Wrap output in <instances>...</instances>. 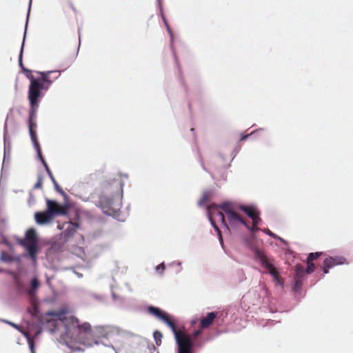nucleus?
I'll list each match as a JSON object with an SVG mask.
<instances>
[{
	"mask_svg": "<svg viewBox=\"0 0 353 353\" xmlns=\"http://www.w3.org/2000/svg\"><path fill=\"white\" fill-rule=\"evenodd\" d=\"M46 314L52 316V323L58 321H61L65 327V334L86 347H92L99 343L97 339H89L88 336L105 339H108L110 336L108 328L99 326L92 330L89 323H81L76 316L72 315L65 309H61L58 311H49Z\"/></svg>",
	"mask_w": 353,
	"mask_h": 353,
	"instance_id": "1",
	"label": "nucleus"
},
{
	"mask_svg": "<svg viewBox=\"0 0 353 353\" xmlns=\"http://www.w3.org/2000/svg\"><path fill=\"white\" fill-rule=\"evenodd\" d=\"M40 77L35 78L32 74V71H27L25 74L30 80L28 88V100L34 101L35 99H39L42 97L41 90H47L54 80L59 78L61 74L60 71H46L37 72Z\"/></svg>",
	"mask_w": 353,
	"mask_h": 353,
	"instance_id": "2",
	"label": "nucleus"
},
{
	"mask_svg": "<svg viewBox=\"0 0 353 353\" xmlns=\"http://www.w3.org/2000/svg\"><path fill=\"white\" fill-rule=\"evenodd\" d=\"M148 312L155 317L163 321L172 329L175 334L178 345L177 353H193V343L191 336L184 332L177 331L174 321L167 313L154 306H149Z\"/></svg>",
	"mask_w": 353,
	"mask_h": 353,
	"instance_id": "3",
	"label": "nucleus"
},
{
	"mask_svg": "<svg viewBox=\"0 0 353 353\" xmlns=\"http://www.w3.org/2000/svg\"><path fill=\"white\" fill-rule=\"evenodd\" d=\"M20 245L26 248L28 254L34 262L37 261L39 252V238L34 228L28 229L25 234V238L19 241Z\"/></svg>",
	"mask_w": 353,
	"mask_h": 353,
	"instance_id": "4",
	"label": "nucleus"
},
{
	"mask_svg": "<svg viewBox=\"0 0 353 353\" xmlns=\"http://www.w3.org/2000/svg\"><path fill=\"white\" fill-rule=\"evenodd\" d=\"M215 206L216 208H220L225 213L228 221L232 228H236L240 225H243L247 229L250 228V225L247 223L244 217L241 215L230 203H224Z\"/></svg>",
	"mask_w": 353,
	"mask_h": 353,
	"instance_id": "5",
	"label": "nucleus"
},
{
	"mask_svg": "<svg viewBox=\"0 0 353 353\" xmlns=\"http://www.w3.org/2000/svg\"><path fill=\"white\" fill-rule=\"evenodd\" d=\"M30 110L29 112L28 119V129L29 133L31 138V141L33 143L34 148L37 151V153H40L41 147L39 143L37 133L35 129L37 128L36 117L37 112L39 108V99H35L34 101L29 100Z\"/></svg>",
	"mask_w": 353,
	"mask_h": 353,
	"instance_id": "6",
	"label": "nucleus"
},
{
	"mask_svg": "<svg viewBox=\"0 0 353 353\" xmlns=\"http://www.w3.org/2000/svg\"><path fill=\"white\" fill-rule=\"evenodd\" d=\"M259 259L261 265L267 270L271 276H272L274 281L278 285H283V281L279 276V273L270 259L263 254H259Z\"/></svg>",
	"mask_w": 353,
	"mask_h": 353,
	"instance_id": "7",
	"label": "nucleus"
},
{
	"mask_svg": "<svg viewBox=\"0 0 353 353\" xmlns=\"http://www.w3.org/2000/svg\"><path fill=\"white\" fill-rule=\"evenodd\" d=\"M259 259L261 265L267 270L271 276H272L274 281L278 285H283V281L279 276V273L270 259L263 254H259Z\"/></svg>",
	"mask_w": 353,
	"mask_h": 353,
	"instance_id": "8",
	"label": "nucleus"
},
{
	"mask_svg": "<svg viewBox=\"0 0 353 353\" xmlns=\"http://www.w3.org/2000/svg\"><path fill=\"white\" fill-rule=\"evenodd\" d=\"M347 262L346 261V259L343 256H336L334 257L328 256L324 259L323 263L322 268H323V273L327 274L329 269L332 268L335 265H343V264H347Z\"/></svg>",
	"mask_w": 353,
	"mask_h": 353,
	"instance_id": "9",
	"label": "nucleus"
},
{
	"mask_svg": "<svg viewBox=\"0 0 353 353\" xmlns=\"http://www.w3.org/2000/svg\"><path fill=\"white\" fill-rule=\"evenodd\" d=\"M47 211L49 214L54 218V216L57 214L65 215L67 214V209L65 206H63L59 204L57 202L47 199Z\"/></svg>",
	"mask_w": 353,
	"mask_h": 353,
	"instance_id": "10",
	"label": "nucleus"
},
{
	"mask_svg": "<svg viewBox=\"0 0 353 353\" xmlns=\"http://www.w3.org/2000/svg\"><path fill=\"white\" fill-rule=\"evenodd\" d=\"M36 222L39 225H44L50 223L53 220V217L46 210L43 212H37L34 214Z\"/></svg>",
	"mask_w": 353,
	"mask_h": 353,
	"instance_id": "11",
	"label": "nucleus"
},
{
	"mask_svg": "<svg viewBox=\"0 0 353 353\" xmlns=\"http://www.w3.org/2000/svg\"><path fill=\"white\" fill-rule=\"evenodd\" d=\"M79 227V225L77 223L70 222L65 230L61 233V236L63 237L65 241H67L74 236Z\"/></svg>",
	"mask_w": 353,
	"mask_h": 353,
	"instance_id": "12",
	"label": "nucleus"
},
{
	"mask_svg": "<svg viewBox=\"0 0 353 353\" xmlns=\"http://www.w3.org/2000/svg\"><path fill=\"white\" fill-rule=\"evenodd\" d=\"M70 10H72L75 14L77 13V10L74 3L68 0L61 8L62 15L66 19H69L70 17Z\"/></svg>",
	"mask_w": 353,
	"mask_h": 353,
	"instance_id": "13",
	"label": "nucleus"
},
{
	"mask_svg": "<svg viewBox=\"0 0 353 353\" xmlns=\"http://www.w3.org/2000/svg\"><path fill=\"white\" fill-rule=\"evenodd\" d=\"M217 314L212 312L208 313L207 316L202 318L200 321V327L201 329H205L209 327L216 318Z\"/></svg>",
	"mask_w": 353,
	"mask_h": 353,
	"instance_id": "14",
	"label": "nucleus"
},
{
	"mask_svg": "<svg viewBox=\"0 0 353 353\" xmlns=\"http://www.w3.org/2000/svg\"><path fill=\"white\" fill-rule=\"evenodd\" d=\"M238 209L245 212L250 219L259 213V211L254 206L252 205H241L238 207Z\"/></svg>",
	"mask_w": 353,
	"mask_h": 353,
	"instance_id": "15",
	"label": "nucleus"
},
{
	"mask_svg": "<svg viewBox=\"0 0 353 353\" xmlns=\"http://www.w3.org/2000/svg\"><path fill=\"white\" fill-rule=\"evenodd\" d=\"M37 156H38L39 159L41 160V161L42 162V163H43V166L45 167V169H46V172H47V173H48V174L49 176V177L50 178L51 181L53 183L56 180H55L54 176H53V174H52L50 168L48 167L46 161H45L44 158L42 156L41 150H40V153H37Z\"/></svg>",
	"mask_w": 353,
	"mask_h": 353,
	"instance_id": "16",
	"label": "nucleus"
},
{
	"mask_svg": "<svg viewBox=\"0 0 353 353\" xmlns=\"http://www.w3.org/2000/svg\"><path fill=\"white\" fill-rule=\"evenodd\" d=\"M295 277L301 279H303L305 273H306L304 266L301 264H298L295 266Z\"/></svg>",
	"mask_w": 353,
	"mask_h": 353,
	"instance_id": "17",
	"label": "nucleus"
},
{
	"mask_svg": "<svg viewBox=\"0 0 353 353\" xmlns=\"http://www.w3.org/2000/svg\"><path fill=\"white\" fill-rule=\"evenodd\" d=\"M39 281L37 278H34L31 281V289L28 290V294L32 295L34 291L39 288Z\"/></svg>",
	"mask_w": 353,
	"mask_h": 353,
	"instance_id": "18",
	"label": "nucleus"
},
{
	"mask_svg": "<svg viewBox=\"0 0 353 353\" xmlns=\"http://www.w3.org/2000/svg\"><path fill=\"white\" fill-rule=\"evenodd\" d=\"M0 259L2 261L6 263H11L14 261V257L6 252H1Z\"/></svg>",
	"mask_w": 353,
	"mask_h": 353,
	"instance_id": "19",
	"label": "nucleus"
},
{
	"mask_svg": "<svg viewBox=\"0 0 353 353\" xmlns=\"http://www.w3.org/2000/svg\"><path fill=\"white\" fill-rule=\"evenodd\" d=\"M211 196L212 192L210 191H205L200 199L199 203L201 205L207 203L210 199Z\"/></svg>",
	"mask_w": 353,
	"mask_h": 353,
	"instance_id": "20",
	"label": "nucleus"
},
{
	"mask_svg": "<svg viewBox=\"0 0 353 353\" xmlns=\"http://www.w3.org/2000/svg\"><path fill=\"white\" fill-rule=\"evenodd\" d=\"M252 220V225L250 226V228L249 230L252 231H254L256 230V226L259 224L261 221V219L259 217V212L256 214L254 218H251Z\"/></svg>",
	"mask_w": 353,
	"mask_h": 353,
	"instance_id": "21",
	"label": "nucleus"
},
{
	"mask_svg": "<svg viewBox=\"0 0 353 353\" xmlns=\"http://www.w3.org/2000/svg\"><path fill=\"white\" fill-rule=\"evenodd\" d=\"M219 219L221 220L222 224L226 228L227 230H230L228 225L226 223L225 218L224 214L220 211H218L216 214Z\"/></svg>",
	"mask_w": 353,
	"mask_h": 353,
	"instance_id": "22",
	"label": "nucleus"
},
{
	"mask_svg": "<svg viewBox=\"0 0 353 353\" xmlns=\"http://www.w3.org/2000/svg\"><path fill=\"white\" fill-rule=\"evenodd\" d=\"M210 219L211 223L213 225L214 228L217 232V234H218L219 237L220 242L221 243H223V238H222V235H221V230H219L218 226L215 224L214 221H213V219H212V218L211 216L210 217Z\"/></svg>",
	"mask_w": 353,
	"mask_h": 353,
	"instance_id": "23",
	"label": "nucleus"
},
{
	"mask_svg": "<svg viewBox=\"0 0 353 353\" xmlns=\"http://www.w3.org/2000/svg\"><path fill=\"white\" fill-rule=\"evenodd\" d=\"M307 268L305 269V272L307 274H311L312 272H313L314 271L315 265L312 263V261H307Z\"/></svg>",
	"mask_w": 353,
	"mask_h": 353,
	"instance_id": "24",
	"label": "nucleus"
},
{
	"mask_svg": "<svg viewBox=\"0 0 353 353\" xmlns=\"http://www.w3.org/2000/svg\"><path fill=\"white\" fill-rule=\"evenodd\" d=\"M154 338L155 339L156 344L157 345H160L161 342L162 334L159 331H156L154 332Z\"/></svg>",
	"mask_w": 353,
	"mask_h": 353,
	"instance_id": "25",
	"label": "nucleus"
},
{
	"mask_svg": "<svg viewBox=\"0 0 353 353\" xmlns=\"http://www.w3.org/2000/svg\"><path fill=\"white\" fill-rule=\"evenodd\" d=\"M321 254V252H312L310 253L307 256V261H313L314 259H316Z\"/></svg>",
	"mask_w": 353,
	"mask_h": 353,
	"instance_id": "26",
	"label": "nucleus"
},
{
	"mask_svg": "<svg viewBox=\"0 0 353 353\" xmlns=\"http://www.w3.org/2000/svg\"><path fill=\"white\" fill-rule=\"evenodd\" d=\"M302 281H303V279H298V278L294 277V288L296 291L299 290L301 288Z\"/></svg>",
	"mask_w": 353,
	"mask_h": 353,
	"instance_id": "27",
	"label": "nucleus"
},
{
	"mask_svg": "<svg viewBox=\"0 0 353 353\" xmlns=\"http://www.w3.org/2000/svg\"><path fill=\"white\" fill-rule=\"evenodd\" d=\"M19 332H21L22 334L26 338L29 345H30V343H31V342L34 343V339L30 337V336L28 332H26V331L23 330L22 329H21V331H19Z\"/></svg>",
	"mask_w": 353,
	"mask_h": 353,
	"instance_id": "28",
	"label": "nucleus"
},
{
	"mask_svg": "<svg viewBox=\"0 0 353 353\" xmlns=\"http://www.w3.org/2000/svg\"><path fill=\"white\" fill-rule=\"evenodd\" d=\"M53 184H54V188L55 190L61 193V194H64L65 192H63V190H62V188L59 185L58 183L57 182V181H54L53 182Z\"/></svg>",
	"mask_w": 353,
	"mask_h": 353,
	"instance_id": "29",
	"label": "nucleus"
},
{
	"mask_svg": "<svg viewBox=\"0 0 353 353\" xmlns=\"http://www.w3.org/2000/svg\"><path fill=\"white\" fill-rule=\"evenodd\" d=\"M22 53H23V46L21 47V52H20L19 58V65L21 66V68H24V66L23 65V62H22Z\"/></svg>",
	"mask_w": 353,
	"mask_h": 353,
	"instance_id": "30",
	"label": "nucleus"
},
{
	"mask_svg": "<svg viewBox=\"0 0 353 353\" xmlns=\"http://www.w3.org/2000/svg\"><path fill=\"white\" fill-rule=\"evenodd\" d=\"M9 325H10L11 326H12L13 327H14L15 329L18 330L19 331H21V327L20 326H19L18 325L14 323H12V322H9L8 321L7 322Z\"/></svg>",
	"mask_w": 353,
	"mask_h": 353,
	"instance_id": "31",
	"label": "nucleus"
},
{
	"mask_svg": "<svg viewBox=\"0 0 353 353\" xmlns=\"http://www.w3.org/2000/svg\"><path fill=\"white\" fill-rule=\"evenodd\" d=\"M164 23H165V25L166 26V29L168 30V32H169V34H170V36L172 37V30L168 23V22L164 19Z\"/></svg>",
	"mask_w": 353,
	"mask_h": 353,
	"instance_id": "32",
	"label": "nucleus"
},
{
	"mask_svg": "<svg viewBox=\"0 0 353 353\" xmlns=\"http://www.w3.org/2000/svg\"><path fill=\"white\" fill-rule=\"evenodd\" d=\"M41 185H42V180H41V178H39V179H38V181H37V183L35 184L34 188H41Z\"/></svg>",
	"mask_w": 353,
	"mask_h": 353,
	"instance_id": "33",
	"label": "nucleus"
},
{
	"mask_svg": "<svg viewBox=\"0 0 353 353\" xmlns=\"http://www.w3.org/2000/svg\"><path fill=\"white\" fill-rule=\"evenodd\" d=\"M201 334V330H195L193 333V336L194 338H196L198 337L199 336H200Z\"/></svg>",
	"mask_w": 353,
	"mask_h": 353,
	"instance_id": "34",
	"label": "nucleus"
},
{
	"mask_svg": "<svg viewBox=\"0 0 353 353\" xmlns=\"http://www.w3.org/2000/svg\"><path fill=\"white\" fill-rule=\"evenodd\" d=\"M30 349L31 351V353H36L34 350V343H30Z\"/></svg>",
	"mask_w": 353,
	"mask_h": 353,
	"instance_id": "35",
	"label": "nucleus"
},
{
	"mask_svg": "<svg viewBox=\"0 0 353 353\" xmlns=\"http://www.w3.org/2000/svg\"><path fill=\"white\" fill-rule=\"evenodd\" d=\"M159 270H161V272H163L165 270V265L163 263H162L157 267V270L159 271Z\"/></svg>",
	"mask_w": 353,
	"mask_h": 353,
	"instance_id": "36",
	"label": "nucleus"
},
{
	"mask_svg": "<svg viewBox=\"0 0 353 353\" xmlns=\"http://www.w3.org/2000/svg\"><path fill=\"white\" fill-rule=\"evenodd\" d=\"M250 134H247V135H244V136H242L241 138V141H243L245 140V139H247Z\"/></svg>",
	"mask_w": 353,
	"mask_h": 353,
	"instance_id": "37",
	"label": "nucleus"
},
{
	"mask_svg": "<svg viewBox=\"0 0 353 353\" xmlns=\"http://www.w3.org/2000/svg\"><path fill=\"white\" fill-rule=\"evenodd\" d=\"M71 349H72L73 350H75V351H81V350H83L82 349H81L80 347H70Z\"/></svg>",
	"mask_w": 353,
	"mask_h": 353,
	"instance_id": "38",
	"label": "nucleus"
},
{
	"mask_svg": "<svg viewBox=\"0 0 353 353\" xmlns=\"http://www.w3.org/2000/svg\"><path fill=\"white\" fill-rule=\"evenodd\" d=\"M22 70L23 72L25 73V74L27 73V71H29L30 70L26 68H22Z\"/></svg>",
	"mask_w": 353,
	"mask_h": 353,
	"instance_id": "39",
	"label": "nucleus"
},
{
	"mask_svg": "<svg viewBox=\"0 0 353 353\" xmlns=\"http://www.w3.org/2000/svg\"><path fill=\"white\" fill-rule=\"evenodd\" d=\"M268 234L272 236H273V234L270 230H268Z\"/></svg>",
	"mask_w": 353,
	"mask_h": 353,
	"instance_id": "40",
	"label": "nucleus"
}]
</instances>
